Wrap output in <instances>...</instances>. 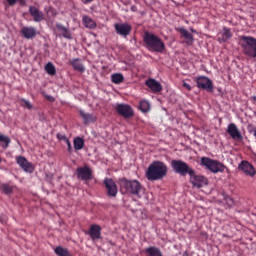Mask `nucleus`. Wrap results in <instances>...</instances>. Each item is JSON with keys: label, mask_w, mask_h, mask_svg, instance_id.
Returning <instances> with one entry per match:
<instances>
[{"label": "nucleus", "mask_w": 256, "mask_h": 256, "mask_svg": "<svg viewBox=\"0 0 256 256\" xmlns=\"http://www.w3.org/2000/svg\"><path fill=\"white\" fill-rule=\"evenodd\" d=\"M119 185L121 191H125V193L134 195V197H138V199H141V196L145 195V188H143V185H141V182L138 180L120 178Z\"/></svg>", "instance_id": "obj_1"}, {"label": "nucleus", "mask_w": 256, "mask_h": 256, "mask_svg": "<svg viewBox=\"0 0 256 256\" xmlns=\"http://www.w3.org/2000/svg\"><path fill=\"white\" fill-rule=\"evenodd\" d=\"M167 164L162 161L152 162L146 172L148 181H161L164 177H167Z\"/></svg>", "instance_id": "obj_2"}, {"label": "nucleus", "mask_w": 256, "mask_h": 256, "mask_svg": "<svg viewBox=\"0 0 256 256\" xmlns=\"http://www.w3.org/2000/svg\"><path fill=\"white\" fill-rule=\"evenodd\" d=\"M143 41L150 51H155L156 53H163L165 51L163 40L151 32L144 33Z\"/></svg>", "instance_id": "obj_3"}, {"label": "nucleus", "mask_w": 256, "mask_h": 256, "mask_svg": "<svg viewBox=\"0 0 256 256\" xmlns=\"http://www.w3.org/2000/svg\"><path fill=\"white\" fill-rule=\"evenodd\" d=\"M241 47L244 55L248 57H252L255 59L256 57V38L251 36H241Z\"/></svg>", "instance_id": "obj_4"}, {"label": "nucleus", "mask_w": 256, "mask_h": 256, "mask_svg": "<svg viewBox=\"0 0 256 256\" xmlns=\"http://www.w3.org/2000/svg\"><path fill=\"white\" fill-rule=\"evenodd\" d=\"M171 168L173 169L174 173L181 175V177L193 175V168H191V166H189V164L186 162H183V160H172Z\"/></svg>", "instance_id": "obj_5"}, {"label": "nucleus", "mask_w": 256, "mask_h": 256, "mask_svg": "<svg viewBox=\"0 0 256 256\" xmlns=\"http://www.w3.org/2000/svg\"><path fill=\"white\" fill-rule=\"evenodd\" d=\"M201 165L209 169V171H211L212 173H223V171H225V165H223V163L207 157L201 158Z\"/></svg>", "instance_id": "obj_6"}, {"label": "nucleus", "mask_w": 256, "mask_h": 256, "mask_svg": "<svg viewBox=\"0 0 256 256\" xmlns=\"http://www.w3.org/2000/svg\"><path fill=\"white\" fill-rule=\"evenodd\" d=\"M114 109L118 115H121L124 119H131V117L135 115L133 108L128 104H116Z\"/></svg>", "instance_id": "obj_7"}, {"label": "nucleus", "mask_w": 256, "mask_h": 256, "mask_svg": "<svg viewBox=\"0 0 256 256\" xmlns=\"http://www.w3.org/2000/svg\"><path fill=\"white\" fill-rule=\"evenodd\" d=\"M77 178L82 181H91L93 179V170L89 166L84 165L83 167H78L76 170Z\"/></svg>", "instance_id": "obj_8"}, {"label": "nucleus", "mask_w": 256, "mask_h": 256, "mask_svg": "<svg viewBox=\"0 0 256 256\" xmlns=\"http://www.w3.org/2000/svg\"><path fill=\"white\" fill-rule=\"evenodd\" d=\"M196 82L199 89H204L205 91H208V93H213V82L211 79L205 76H199Z\"/></svg>", "instance_id": "obj_9"}, {"label": "nucleus", "mask_w": 256, "mask_h": 256, "mask_svg": "<svg viewBox=\"0 0 256 256\" xmlns=\"http://www.w3.org/2000/svg\"><path fill=\"white\" fill-rule=\"evenodd\" d=\"M190 177V183H192L193 187H197V189H201L204 185H207L208 180L205 176L196 175L195 170H193V174H188Z\"/></svg>", "instance_id": "obj_10"}, {"label": "nucleus", "mask_w": 256, "mask_h": 256, "mask_svg": "<svg viewBox=\"0 0 256 256\" xmlns=\"http://www.w3.org/2000/svg\"><path fill=\"white\" fill-rule=\"evenodd\" d=\"M104 185L106 187L108 197H117V184L115 181H113V179L105 178Z\"/></svg>", "instance_id": "obj_11"}, {"label": "nucleus", "mask_w": 256, "mask_h": 256, "mask_svg": "<svg viewBox=\"0 0 256 256\" xmlns=\"http://www.w3.org/2000/svg\"><path fill=\"white\" fill-rule=\"evenodd\" d=\"M131 29L129 23H118L115 24V30L118 35H121L122 37H127V35H131Z\"/></svg>", "instance_id": "obj_12"}, {"label": "nucleus", "mask_w": 256, "mask_h": 256, "mask_svg": "<svg viewBox=\"0 0 256 256\" xmlns=\"http://www.w3.org/2000/svg\"><path fill=\"white\" fill-rule=\"evenodd\" d=\"M227 133L232 139H234V141H241L243 139V135L241 134V131H239V128H237V125H235V123H231L228 125Z\"/></svg>", "instance_id": "obj_13"}, {"label": "nucleus", "mask_w": 256, "mask_h": 256, "mask_svg": "<svg viewBox=\"0 0 256 256\" xmlns=\"http://www.w3.org/2000/svg\"><path fill=\"white\" fill-rule=\"evenodd\" d=\"M29 13L31 17H33L35 23H41V21L45 20V15L43 14V12L35 6L29 7Z\"/></svg>", "instance_id": "obj_14"}, {"label": "nucleus", "mask_w": 256, "mask_h": 256, "mask_svg": "<svg viewBox=\"0 0 256 256\" xmlns=\"http://www.w3.org/2000/svg\"><path fill=\"white\" fill-rule=\"evenodd\" d=\"M240 171H243V173H245V175H249L250 177H255V168L253 167V165H251V163L247 162V161H242L239 164Z\"/></svg>", "instance_id": "obj_15"}, {"label": "nucleus", "mask_w": 256, "mask_h": 256, "mask_svg": "<svg viewBox=\"0 0 256 256\" xmlns=\"http://www.w3.org/2000/svg\"><path fill=\"white\" fill-rule=\"evenodd\" d=\"M17 163L19 164L21 169H23V171H25L26 173H33L34 171L33 165L29 163V161H27V158L23 156H19L17 158Z\"/></svg>", "instance_id": "obj_16"}, {"label": "nucleus", "mask_w": 256, "mask_h": 256, "mask_svg": "<svg viewBox=\"0 0 256 256\" xmlns=\"http://www.w3.org/2000/svg\"><path fill=\"white\" fill-rule=\"evenodd\" d=\"M17 163L19 164L21 169H23V171H25L26 173H33L34 171L33 165L29 163V161H27V158L23 156H19L17 158Z\"/></svg>", "instance_id": "obj_17"}, {"label": "nucleus", "mask_w": 256, "mask_h": 256, "mask_svg": "<svg viewBox=\"0 0 256 256\" xmlns=\"http://www.w3.org/2000/svg\"><path fill=\"white\" fill-rule=\"evenodd\" d=\"M88 235L91 237L92 241H97L101 239V226L93 224L90 226Z\"/></svg>", "instance_id": "obj_18"}, {"label": "nucleus", "mask_w": 256, "mask_h": 256, "mask_svg": "<svg viewBox=\"0 0 256 256\" xmlns=\"http://www.w3.org/2000/svg\"><path fill=\"white\" fill-rule=\"evenodd\" d=\"M146 85L152 93H161V91H163V86L155 79H148Z\"/></svg>", "instance_id": "obj_19"}, {"label": "nucleus", "mask_w": 256, "mask_h": 256, "mask_svg": "<svg viewBox=\"0 0 256 256\" xmlns=\"http://www.w3.org/2000/svg\"><path fill=\"white\" fill-rule=\"evenodd\" d=\"M20 33L25 37V39H33L37 37V30L33 27H23Z\"/></svg>", "instance_id": "obj_20"}, {"label": "nucleus", "mask_w": 256, "mask_h": 256, "mask_svg": "<svg viewBox=\"0 0 256 256\" xmlns=\"http://www.w3.org/2000/svg\"><path fill=\"white\" fill-rule=\"evenodd\" d=\"M178 31L186 40L187 45H193V41H195V39L193 38V34H190L189 31H187V29L183 27L179 28Z\"/></svg>", "instance_id": "obj_21"}, {"label": "nucleus", "mask_w": 256, "mask_h": 256, "mask_svg": "<svg viewBox=\"0 0 256 256\" xmlns=\"http://www.w3.org/2000/svg\"><path fill=\"white\" fill-rule=\"evenodd\" d=\"M56 28L64 39H73V36H71V31L67 29V27L63 26V24H56Z\"/></svg>", "instance_id": "obj_22"}, {"label": "nucleus", "mask_w": 256, "mask_h": 256, "mask_svg": "<svg viewBox=\"0 0 256 256\" xmlns=\"http://www.w3.org/2000/svg\"><path fill=\"white\" fill-rule=\"evenodd\" d=\"M146 256H163L161 249L155 246H150L144 250Z\"/></svg>", "instance_id": "obj_23"}, {"label": "nucleus", "mask_w": 256, "mask_h": 256, "mask_svg": "<svg viewBox=\"0 0 256 256\" xmlns=\"http://www.w3.org/2000/svg\"><path fill=\"white\" fill-rule=\"evenodd\" d=\"M82 21L87 29H95L97 27L95 21L89 16H83Z\"/></svg>", "instance_id": "obj_24"}, {"label": "nucleus", "mask_w": 256, "mask_h": 256, "mask_svg": "<svg viewBox=\"0 0 256 256\" xmlns=\"http://www.w3.org/2000/svg\"><path fill=\"white\" fill-rule=\"evenodd\" d=\"M80 115L84 119V123L88 125V123H93L96 121V118L93 116V114L86 113L83 110H80Z\"/></svg>", "instance_id": "obj_25"}, {"label": "nucleus", "mask_w": 256, "mask_h": 256, "mask_svg": "<svg viewBox=\"0 0 256 256\" xmlns=\"http://www.w3.org/2000/svg\"><path fill=\"white\" fill-rule=\"evenodd\" d=\"M70 63L76 71H80V73H83V71H85V67L83 66V63H81V60L73 59Z\"/></svg>", "instance_id": "obj_26"}, {"label": "nucleus", "mask_w": 256, "mask_h": 256, "mask_svg": "<svg viewBox=\"0 0 256 256\" xmlns=\"http://www.w3.org/2000/svg\"><path fill=\"white\" fill-rule=\"evenodd\" d=\"M85 147V140L81 137H76L74 139V149L75 151H81Z\"/></svg>", "instance_id": "obj_27"}, {"label": "nucleus", "mask_w": 256, "mask_h": 256, "mask_svg": "<svg viewBox=\"0 0 256 256\" xmlns=\"http://www.w3.org/2000/svg\"><path fill=\"white\" fill-rule=\"evenodd\" d=\"M231 37H232L231 30H229V28H224L222 37H219L218 41H220L222 43H226V41H229V39H231Z\"/></svg>", "instance_id": "obj_28"}, {"label": "nucleus", "mask_w": 256, "mask_h": 256, "mask_svg": "<svg viewBox=\"0 0 256 256\" xmlns=\"http://www.w3.org/2000/svg\"><path fill=\"white\" fill-rule=\"evenodd\" d=\"M55 253L58 256H73L67 248H63L61 246L55 248Z\"/></svg>", "instance_id": "obj_29"}, {"label": "nucleus", "mask_w": 256, "mask_h": 256, "mask_svg": "<svg viewBox=\"0 0 256 256\" xmlns=\"http://www.w3.org/2000/svg\"><path fill=\"white\" fill-rule=\"evenodd\" d=\"M112 83H115L116 85H119V83H123L125 81V77H123V74L116 73L111 76Z\"/></svg>", "instance_id": "obj_30"}, {"label": "nucleus", "mask_w": 256, "mask_h": 256, "mask_svg": "<svg viewBox=\"0 0 256 256\" xmlns=\"http://www.w3.org/2000/svg\"><path fill=\"white\" fill-rule=\"evenodd\" d=\"M0 143H2V148L7 149L11 145V138L7 135L0 134Z\"/></svg>", "instance_id": "obj_31"}, {"label": "nucleus", "mask_w": 256, "mask_h": 256, "mask_svg": "<svg viewBox=\"0 0 256 256\" xmlns=\"http://www.w3.org/2000/svg\"><path fill=\"white\" fill-rule=\"evenodd\" d=\"M139 109L142 113H148L149 109H151V104L146 100L140 101Z\"/></svg>", "instance_id": "obj_32"}, {"label": "nucleus", "mask_w": 256, "mask_h": 256, "mask_svg": "<svg viewBox=\"0 0 256 256\" xmlns=\"http://www.w3.org/2000/svg\"><path fill=\"white\" fill-rule=\"evenodd\" d=\"M0 191H2L4 195H11V193H13V186L9 184H2L0 187Z\"/></svg>", "instance_id": "obj_33"}, {"label": "nucleus", "mask_w": 256, "mask_h": 256, "mask_svg": "<svg viewBox=\"0 0 256 256\" xmlns=\"http://www.w3.org/2000/svg\"><path fill=\"white\" fill-rule=\"evenodd\" d=\"M46 72L48 73V75H56L57 70L55 69V65H53V63L49 62L46 66H45Z\"/></svg>", "instance_id": "obj_34"}, {"label": "nucleus", "mask_w": 256, "mask_h": 256, "mask_svg": "<svg viewBox=\"0 0 256 256\" xmlns=\"http://www.w3.org/2000/svg\"><path fill=\"white\" fill-rule=\"evenodd\" d=\"M6 1L10 7H13V5H16L17 1H19L20 5H25V0H6Z\"/></svg>", "instance_id": "obj_35"}, {"label": "nucleus", "mask_w": 256, "mask_h": 256, "mask_svg": "<svg viewBox=\"0 0 256 256\" xmlns=\"http://www.w3.org/2000/svg\"><path fill=\"white\" fill-rule=\"evenodd\" d=\"M20 101L24 103V104H21L22 107H25L26 109H33V105L28 100L22 98Z\"/></svg>", "instance_id": "obj_36"}, {"label": "nucleus", "mask_w": 256, "mask_h": 256, "mask_svg": "<svg viewBox=\"0 0 256 256\" xmlns=\"http://www.w3.org/2000/svg\"><path fill=\"white\" fill-rule=\"evenodd\" d=\"M57 139H59V141H65V143L69 140V138H67L65 134H61V133L57 134Z\"/></svg>", "instance_id": "obj_37"}, {"label": "nucleus", "mask_w": 256, "mask_h": 256, "mask_svg": "<svg viewBox=\"0 0 256 256\" xmlns=\"http://www.w3.org/2000/svg\"><path fill=\"white\" fill-rule=\"evenodd\" d=\"M47 15L48 17H55V15H57V12L55 11V9L49 8L47 11Z\"/></svg>", "instance_id": "obj_38"}, {"label": "nucleus", "mask_w": 256, "mask_h": 256, "mask_svg": "<svg viewBox=\"0 0 256 256\" xmlns=\"http://www.w3.org/2000/svg\"><path fill=\"white\" fill-rule=\"evenodd\" d=\"M66 145H68V153H73V147L71 146V141L66 140Z\"/></svg>", "instance_id": "obj_39"}, {"label": "nucleus", "mask_w": 256, "mask_h": 256, "mask_svg": "<svg viewBox=\"0 0 256 256\" xmlns=\"http://www.w3.org/2000/svg\"><path fill=\"white\" fill-rule=\"evenodd\" d=\"M183 87H185L188 91H191V85H189L187 82H183Z\"/></svg>", "instance_id": "obj_40"}, {"label": "nucleus", "mask_w": 256, "mask_h": 256, "mask_svg": "<svg viewBox=\"0 0 256 256\" xmlns=\"http://www.w3.org/2000/svg\"><path fill=\"white\" fill-rule=\"evenodd\" d=\"M46 99H48V101H55V98H53V96H46Z\"/></svg>", "instance_id": "obj_41"}, {"label": "nucleus", "mask_w": 256, "mask_h": 256, "mask_svg": "<svg viewBox=\"0 0 256 256\" xmlns=\"http://www.w3.org/2000/svg\"><path fill=\"white\" fill-rule=\"evenodd\" d=\"M131 11H133V12L137 11V6H132Z\"/></svg>", "instance_id": "obj_42"}, {"label": "nucleus", "mask_w": 256, "mask_h": 256, "mask_svg": "<svg viewBox=\"0 0 256 256\" xmlns=\"http://www.w3.org/2000/svg\"><path fill=\"white\" fill-rule=\"evenodd\" d=\"M192 33H197V31L193 28H191Z\"/></svg>", "instance_id": "obj_43"}, {"label": "nucleus", "mask_w": 256, "mask_h": 256, "mask_svg": "<svg viewBox=\"0 0 256 256\" xmlns=\"http://www.w3.org/2000/svg\"><path fill=\"white\" fill-rule=\"evenodd\" d=\"M254 101H256V96L253 97Z\"/></svg>", "instance_id": "obj_44"}]
</instances>
